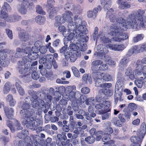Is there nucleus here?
Here are the masks:
<instances>
[{
  "label": "nucleus",
  "mask_w": 146,
  "mask_h": 146,
  "mask_svg": "<svg viewBox=\"0 0 146 146\" xmlns=\"http://www.w3.org/2000/svg\"><path fill=\"white\" fill-rule=\"evenodd\" d=\"M116 14L112 8L110 9L107 12L106 17L109 18L111 22L113 23L111 26V31L109 34L113 36L111 39L116 42H120L127 39L129 35L127 33L123 32L124 28L126 27L125 24L128 21H125L122 18L116 17Z\"/></svg>",
  "instance_id": "f257e3e1"
},
{
  "label": "nucleus",
  "mask_w": 146,
  "mask_h": 146,
  "mask_svg": "<svg viewBox=\"0 0 146 146\" xmlns=\"http://www.w3.org/2000/svg\"><path fill=\"white\" fill-rule=\"evenodd\" d=\"M31 106L28 103H23L21 106L22 110L20 113L23 119L22 124L30 129L36 130L42 121L38 119H36L34 116L35 112L33 110L30 108Z\"/></svg>",
  "instance_id": "f03ea898"
},
{
  "label": "nucleus",
  "mask_w": 146,
  "mask_h": 146,
  "mask_svg": "<svg viewBox=\"0 0 146 146\" xmlns=\"http://www.w3.org/2000/svg\"><path fill=\"white\" fill-rule=\"evenodd\" d=\"M72 20V25L73 27L72 29L68 28L69 30L73 31L75 32L76 36H78L77 38L78 40L81 39L82 40H79L78 44H80L81 45H83L84 46V49H86L87 45L86 44V42L88 40V38L86 36H84L85 34V32L86 29V26L83 24L82 20L81 18L80 15H75L73 16Z\"/></svg>",
  "instance_id": "7ed1b4c3"
},
{
  "label": "nucleus",
  "mask_w": 146,
  "mask_h": 146,
  "mask_svg": "<svg viewBox=\"0 0 146 146\" xmlns=\"http://www.w3.org/2000/svg\"><path fill=\"white\" fill-rule=\"evenodd\" d=\"M146 17V9H139L132 12L131 15L128 16V20H130L125 23L127 29H138L140 27H145L144 19Z\"/></svg>",
  "instance_id": "20e7f679"
},
{
  "label": "nucleus",
  "mask_w": 146,
  "mask_h": 146,
  "mask_svg": "<svg viewBox=\"0 0 146 146\" xmlns=\"http://www.w3.org/2000/svg\"><path fill=\"white\" fill-rule=\"evenodd\" d=\"M73 17V15L72 12L69 11H66L63 15L62 17L58 15L55 17L54 25L58 27L62 23H64L66 21L68 22V28L72 29L73 27L72 26Z\"/></svg>",
  "instance_id": "39448f33"
},
{
  "label": "nucleus",
  "mask_w": 146,
  "mask_h": 146,
  "mask_svg": "<svg viewBox=\"0 0 146 146\" xmlns=\"http://www.w3.org/2000/svg\"><path fill=\"white\" fill-rule=\"evenodd\" d=\"M18 69L19 73L26 77L29 75V70L30 69L31 61L26 56L22 57V60L18 62Z\"/></svg>",
  "instance_id": "423d86ee"
},
{
  "label": "nucleus",
  "mask_w": 146,
  "mask_h": 146,
  "mask_svg": "<svg viewBox=\"0 0 146 146\" xmlns=\"http://www.w3.org/2000/svg\"><path fill=\"white\" fill-rule=\"evenodd\" d=\"M146 133V125L145 123H143L137 133V136L131 137V141L133 143L131 146H140L143 139Z\"/></svg>",
  "instance_id": "0eeeda50"
},
{
  "label": "nucleus",
  "mask_w": 146,
  "mask_h": 146,
  "mask_svg": "<svg viewBox=\"0 0 146 146\" xmlns=\"http://www.w3.org/2000/svg\"><path fill=\"white\" fill-rule=\"evenodd\" d=\"M108 68L107 64L104 63L103 62L100 60H95L91 63V69L93 72L104 71L107 70Z\"/></svg>",
  "instance_id": "6e6552de"
},
{
  "label": "nucleus",
  "mask_w": 146,
  "mask_h": 146,
  "mask_svg": "<svg viewBox=\"0 0 146 146\" xmlns=\"http://www.w3.org/2000/svg\"><path fill=\"white\" fill-rule=\"evenodd\" d=\"M136 66V71L135 72L136 77H138L140 80H143L146 78V65H140L139 67Z\"/></svg>",
  "instance_id": "1a4fd4ad"
},
{
  "label": "nucleus",
  "mask_w": 146,
  "mask_h": 146,
  "mask_svg": "<svg viewBox=\"0 0 146 146\" xmlns=\"http://www.w3.org/2000/svg\"><path fill=\"white\" fill-rule=\"evenodd\" d=\"M65 9H69L72 11V14L73 16L80 15L82 10L79 5L75 6L72 3H68L65 6Z\"/></svg>",
  "instance_id": "9d476101"
},
{
  "label": "nucleus",
  "mask_w": 146,
  "mask_h": 146,
  "mask_svg": "<svg viewBox=\"0 0 146 146\" xmlns=\"http://www.w3.org/2000/svg\"><path fill=\"white\" fill-rule=\"evenodd\" d=\"M28 93L32 96L31 101L32 107L34 108H36L38 107L39 104V100L35 93L32 90H29L28 91Z\"/></svg>",
  "instance_id": "9b49d317"
},
{
  "label": "nucleus",
  "mask_w": 146,
  "mask_h": 146,
  "mask_svg": "<svg viewBox=\"0 0 146 146\" xmlns=\"http://www.w3.org/2000/svg\"><path fill=\"white\" fill-rule=\"evenodd\" d=\"M69 32H70V34L68 35V39L69 40H71L74 38V40L76 41V43L77 44H79L80 46H81L82 47V48H81V50H82L85 51L86 49H85L84 50H83L84 49V46H83V45H81L80 44H78V42H79V40L80 41V42H81V40H82L81 39H80L79 40H78L76 38H77L78 36H76V34H75V32H73V31H72L71 30H69V29H68V30L67 31V33H66L67 34V36L68 35V34H69Z\"/></svg>",
  "instance_id": "f8f14e48"
},
{
  "label": "nucleus",
  "mask_w": 146,
  "mask_h": 146,
  "mask_svg": "<svg viewBox=\"0 0 146 146\" xmlns=\"http://www.w3.org/2000/svg\"><path fill=\"white\" fill-rule=\"evenodd\" d=\"M29 5L27 0H24L22 2L21 5L17 6L18 11L22 15H25L27 12V6Z\"/></svg>",
  "instance_id": "ddd939ff"
},
{
  "label": "nucleus",
  "mask_w": 146,
  "mask_h": 146,
  "mask_svg": "<svg viewBox=\"0 0 146 146\" xmlns=\"http://www.w3.org/2000/svg\"><path fill=\"white\" fill-rule=\"evenodd\" d=\"M101 10L100 6L94 8L92 10H89L87 13V17L88 18L94 19L96 17L97 13Z\"/></svg>",
  "instance_id": "4468645a"
},
{
  "label": "nucleus",
  "mask_w": 146,
  "mask_h": 146,
  "mask_svg": "<svg viewBox=\"0 0 146 146\" xmlns=\"http://www.w3.org/2000/svg\"><path fill=\"white\" fill-rule=\"evenodd\" d=\"M101 74V73L98 71L93 72L92 73V77L95 82V86L97 87L99 86H100L99 83H101L102 81Z\"/></svg>",
  "instance_id": "2eb2a0df"
},
{
  "label": "nucleus",
  "mask_w": 146,
  "mask_h": 146,
  "mask_svg": "<svg viewBox=\"0 0 146 146\" xmlns=\"http://www.w3.org/2000/svg\"><path fill=\"white\" fill-rule=\"evenodd\" d=\"M21 19V16L16 14L7 16L5 19L6 21L9 23H15Z\"/></svg>",
  "instance_id": "dca6fc26"
},
{
  "label": "nucleus",
  "mask_w": 146,
  "mask_h": 146,
  "mask_svg": "<svg viewBox=\"0 0 146 146\" xmlns=\"http://www.w3.org/2000/svg\"><path fill=\"white\" fill-rule=\"evenodd\" d=\"M117 3L118 8L120 9H126L131 7L130 5L125 0H117Z\"/></svg>",
  "instance_id": "f3484780"
},
{
  "label": "nucleus",
  "mask_w": 146,
  "mask_h": 146,
  "mask_svg": "<svg viewBox=\"0 0 146 146\" xmlns=\"http://www.w3.org/2000/svg\"><path fill=\"white\" fill-rule=\"evenodd\" d=\"M4 110L7 117L9 119H11L13 117L14 111L13 108H9L7 107H5Z\"/></svg>",
  "instance_id": "a211bd4d"
},
{
  "label": "nucleus",
  "mask_w": 146,
  "mask_h": 146,
  "mask_svg": "<svg viewBox=\"0 0 146 146\" xmlns=\"http://www.w3.org/2000/svg\"><path fill=\"white\" fill-rule=\"evenodd\" d=\"M19 37L20 39L22 41L25 42L29 39L28 34L24 30H21L19 33Z\"/></svg>",
  "instance_id": "6ab92c4d"
},
{
  "label": "nucleus",
  "mask_w": 146,
  "mask_h": 146,
  "mask_svg": "<svg viewBox=\"0 0 146 146\" xmlns=\"http://www.w3.org/2000/svg\"><path fill=\"white\" fill-rule=\"evenodd\" d=\"M38 51H35V49H33V48H32V51L30 54H29L27 57L29 60L30 59L31 60H35L38 58Z\"/></svg>",
  "instance_id": "aec40b11"
},
{
  "label": "nucleus",
  "mask_w": 146,
  "mask_h": 146,
  "mask_svg": "<svg viewBox=\"0 0 146 146\" xmlns=\"http://www.w3.org/2000/svg\"><path fill=\"white\" fill-rule=\"evenodd\" d=\"M37 70L36 67H32L29 70V74L31 73V76L34 80H37L40 77L39 74L36 71Z\"/></svg>",
  "instance_id": "412c9836"
},
{
  "label": "nucleus",
  "mask_w": 146,
  "mask_h": 146,
  "mask_svg": "<svg viewBox=\"0 0 146 146\" xmlns=\"http://www.w3.org/2000/svg\"><path fill=\"white\" fill-rule=\"evenodd\" d=\"M136 70H134L133 72V74L132 73V70L130 68H129L126 70L125 72V74L127 76H129V78L131 80H133L134 78L135 79H138L137 76L136 77L135 72Z\"/></svg>",
  "instance_id": "4be33fe9"
},
{
  "label": "nucleus",
  "mask_w": 146,
  "mask_h": 146,
  "mask_svg": "<svg viewBox=\"0 0 146 146\" xmlns=\"http://www.w3.org/2000/svg\"><path fill=\"white\" fill-rule=\"evenodd\" d=\"M31 139L29 136H27L25 139L24 141L21 140L19 141L18 146H31L30 143Z\"/></svg>",
  "instance_id": "5701e85b"
},
{
  "label": "nucleus",
  "mask_w": 146,
  "mask_h": 146,
  "mask_svg": "<svg viewBox=\"0 0 146 146\" xmlns=\"http://www.w3.org/2000/svg\"><path fill=\"white\" fill-rule=\"evenodd\" d=\"M122 90L115 89L114 99L115 102L117 103L119 100L120 101H122L121 98V96L122 95Z\"/></svg>",
  "instance_id": "b1692460"
},
{
  "label": "nucleus",
  "mask_w": 146,
  "mask_h": 146,
  "mask_svg": "<svg viewBox=\"0 0 146 146\" xmlns=\"http://www.w3.org/2000/svg\"><path fill=\"white\" fill-rule=\"evenodd\" d=\"M122 76V74L120 73L119 72L118 73V80L117 81L115 85V89L119 90L121 89L122 90V88L123 86V81L121 79V77Z\"/></svg>",
  "instance_id": "393cba45"
},
{
  "label": "nucleus",
  "mask_w": 146,
  "mask_h": 146,
  "mask_svg": "<svg viewBox=\"0 0 146 146\" xmlns=\"http://www.w3.org/2000/svg\"><path fill=\"white\" fill-rule=\"evenodd\" d=\"M54 60L53 56L50 54H47L46 55L45 58H43L39 60V62L40 63H44L47 61L48 62L51 63Z\"/></svg>",
  "instance_id": "a878e982"
},
{
  "label": "nucleus",
  "mask_w": 146,
  "mask_h": 146,
  "mask_svg": "<svg viewBox=\"0 0 146 146\" xmlns=\"http://www.w3.org/2000/svg\"><path fill=\"white\" fill-rule=\"evenodd\" d=\"M14 86V85L9 82H7L5 84L3 89V92L4 94H7L9 93L11 88Z\"/></svg>",
  "instance_id": "bb28decb"
},
{
  "label": "nucleus",
  "mask_w": 146,
  "mask_h": 146,
  "mask_svg": "<svg viewBox=\"0 0 146 146\" xmlns=\"http://www.w3.org/2000/svg\"><path fill=\"white\" fill-rule=\"evenodd\" d=\"M67 55L68 56H66L65 57L66 59H68L69 58L70 61L72 62L75 61L78 56L77 54L72 52H69Z\"/></svg>",
  "instance_id": "cd10ccee"
},
{
  "label": "nucleus",
  "mask_w": 146,
  "mask_h": 146,
  "mask_svg": "<svg viewBox=\"0 0 146 146\" xmlns=\"http://www.w3.org/2000/svg\"><path fill=\"white\" fill-rule=\"evenodd\" d=\"M79 45H77L75 44H70V50H72L74 53H76L78 54V56H79V55H80L81 54L80 52H78V50L79 49H80V50L82 51H84L83 50H81V48L82 46H80L79 44H78Z\"/></svg>",
  "instance_id": "c85d7f7f"
},
{
  "label": "nucleus",
  "mask_w": 146,
  "mask_h": 146,
  "mask_svg": "<svg viewBox=\"0 0 146 146\" xmlns=\"http://www.w3.org/2000/svg\"><path fill=\"white\" fill-rule=\"evenodd\" d=\"M110 137L111 135L110 134V133H104L103 132L102 140L103 142H106L104 143V145H107L109 142L108 141L110 139Z\"/></svg>",
  "instance_id": "c756f323"
},
{
  "label": "nucleus",
  "mask_w": 146,
  "mask_h": 146,
  "mask_svg": "<svg viewBox=\"0 0 146 146\" xmlns=\"http://www.w3.org/2000/svg\"><path fill=\"white\" fill-rule=\"evenodd\" d=\"M36 22L40 25H44L46 21V19L44 17L38 15L37 16L35 19Z\"/></svg>",
  "instance_id": "7c9ffc66"
},
{
  "label": "nucleus",
  "mask_w": 146,
  "mask_h": 146,
  "mask_svg": "<svg viewBox=\"0 0 146 146\" xmlns=\"http://www.w3.org/2000/svg\"><path fill=\"white\" fill-rule=\"evenodd\" d=\"M140 52L139 45H135L132 47L128 52V54L131 55L133 54H136Z\"/></svg>",
  "instance_id": "2f4dec72"
},
{
  "label": "nucleus",
  "mask_w": 146,
  "mask_h": 146,
  "mask_svg": "<svg viewBox=\"0 0 146 146\" xmlns=\"http://www.w3.org/2000/svg\"><path fill=\"white\" fill-rule=\"evenodd\" d=\"M82 81L84 84H87L88 81L89 83H92V80L91 76L87 74H84L82 77Z\"/></svg>",
  "instance_id": "473e14b6"
},
{
  "label": "nucleus",
  "mask_w": 146,
  "mask_h": 146,
  "mask_svg": "<svg viewBox=\"0 0 146 146\" xmlns=\"http://www.w3.org/2000/svg\"><path fill=\"white\" fill-rule=\"evenodd\" d=\"M144 37V35L143 34H137L136 36L133 37L132 42L134 43L137 42L142 40Z\"/></svg>",
  "instance_id": "72a5a7b5"
},
{
  "label": "nucleus",
  "mask_w": 146,
  "mask_h": 146,
  "mask_svg": "<svg viewBox=\"0 0 146 146\" xmlns=\"http://www.w3.org/2000/svg\"><path fill=\"white\" fill-rule=\"evenodd\" d=\"M28 131L27 130H23L21 131L17 135V137L20 139H25L26 138L27 135L28 134Z\"/></svg>",
  "instance_id": "f704fd0d"
},
{
  "label": "nucleus",
  "mask_w": 146,
  "mask_h": 146,
  "mask_svg": "<svg viewBox=\"0 0 146 146\" xmlns=\"http://www.w3.org/2000/svg\"><path fill=\"white\" fill-rule=\"evenodd\" d=\"M15 84L19 95L22 96H24L25 92L24 89L17 82H16Z\"/></svg>",
  "instance_id": "c9c22d12"
},
{
  "label": "nucleus",
  "mask_w": 146,
  "mask_h": 146,
  "mask_svg": "<svg viewBox=\"0 0 146 146\" xmlns=\"http://www.w3.org/2000/svg\"><path fill=\"white\" fill-rule=\"evenodd\" d=\"M67 44L65 45L64 46L62 47L60 50V53H63L65 57L66 56H68L67 55L68 54L69 50H68L69 48L68 47Z\"/></svg>",
  "instance_id": "e433bc0d"
},
{
  "label": "nucleus",
  "mask_w": 146,
  "mask_h": 146,
  "mask_svg": "<svg viewBox=\"0 0 146 146\" xmlns=\"http://www.w3.org/2000/svg\"><path fill=\"white\" fill-rule=\"evenodd\" d=\"M100 92L103 94L108 96H111L113 94L112 92L109 90L108 88H103L101 89Z\"/></svg>",
  "instance_id": "4c0bfd02"
},
{
  "label": "nucleus",
  "mask_w": 146,
  "mask_h": 146,
  "mask_svg": "<svg viewBox=\"0 0 146 146\" xmlns=\"http://www.w3.org/2000/svg\"><path fill=\"white\" fill-rule=\"evenodd\" d=\"M38 136L36 135H32L31 137H29L31 139V146H37L38 144L37 141Z\"/></svg>",
  "instance_id": "58836bf2"
},
{
  "label": "nucleus",
  "mask_w": 146,
  "mask_h": 146,
  "mask_svg": "<svg viewBox=\"0 0 146 146\" xmlns=\"http://www.w3.org/2000/svg\"><path fill=\"white\" fill-rule=\"evenodd\" d=\"M51 7L52 9H50L49 17L50 18L52 19L56 14V12L58 10V8L57 7Z\"/></svg>",
  "instance_id": "ea45409f"
},
{
  "label": "nucleus",
  "mask_w": 146,
  "mask_h": 146,
  "mask_svg": "<svg viewBox=\"0 0 146 146\" xmlns=\"http://www.w3.org/2000/svg\"><path fill=\"white\" fill-rule=\"evenodd\" d=\"M101 75L102 79H103L105 81H109L111 79V75L108 73H101Z\"/></svg>",
  "instance_id": "a19ab883"
},
{
  "label": "nucleus",
  "mask_w": 146,
  "mask_h": 146,
  "mask_svg": "<svg viewBox=\"0 0 146 146\" xmlns=\"http://www.w3.org/2000/svg\"><path fill=\"white\" fill-rule=\"evenodd\" d=\"M104 105V111L107 112L109 111L110 110V102L109 101H106L105 102H103V103Z\"/></svg>",
  "instance_id": "79ce46f5"
},
{
  "label": "nucleus",
  "mask_w": 146,
  "mask_h": 146,
  "mask_svg": "<svg viewBox=\"0 0 146 146\" xmlns=\"http://www.w3.org/2000/svg\"><path fill=\"white\" fill-rule=\"evenodd\" d=\"M85 141L87 143L92 144L95 141V139L93 136H90L85 138Z\"/></svg>",
  "instance_id": "37998d69"
},
{
  "label": "nucleus",
  "mask_w": 146,
  "mask_h": 146,
  "mask_svg": "<svg viewBox=\"0 0 146 146\" xmlns=\"http://www.w3.org/2000/svg\"><path fill=\"white\" fill-rule=\"evenodd\" d=\"M75 92H71L69 93L68 98H66L67 100H70L72 102H74L76 101V99L75 98Z\"/></svg>",
  "instance_id": "c03bdc74"
},
{
  "label": "nucleus",
  "mask_w": 146,
  "mask_h": 146,
  "mask_svg": "<svg viewBox=\"0 0 146 146\" xmlns=\"http://www.w3.org/2000/svg\"><path fill=\"white\" fill-rule=\"evenodd\" d=\"M42 42L38 40L34 44V46L32 47L33 49H35V51H38L39 49L41 47Z\"/></svg>",
  "instance_id": "a18cd8bd"
},
{
  "label": "nucleus",
  "mask_w": 146,
  "mask_h": 146,
  "mask_svg": "<svg viewBox=\"0 0 146 146\" xmlns=\"http://www.w3.org/2000/svg\"><path fill=\"white\" fill-rule=\"evenodd\" d=\"M95 102L94 99L93 97H91L88 98L86 100V104L87 105H90L92 106H94L95 104Z\"/></svg>",
  "instance_id": "49530a36"
},
{
  "label": "nucleus",
  "mask_w": 146,
  "mask_h": 146,
  "mask_svg": "<svg viewBox=\"0 0 146 146\" xmlns=\"http://www.w3.org/2000/svg\"><path fill=\"white\" fill-rule=\"evenodd\" d=\"M74 133H76L78 135H80V137L82 136L84 133V131L82 130L80 127H78L76 130L73 131Z\"/></svg>",
  "instance_id": "de8ad7c7"
},
{
  "label": "nucleus",
  "mask_w": 146,
  "mask_h": 146,
  "mask_svg": "<svg viewBox=\"0 0 146 146\" xmlns=\"http://www.w3.org/2000/svg\"><path fill=\"white\" fill-rule=\"evenodd\" d=\"M112 121L114 125L119 127L122 126V122L119 120L117 117H115L113 118Z\"/></svg>",
  "instance_id": "09e8293b"
},
{
  "label": "nucleus",
  "mask_w": 146,
  "mask_h": 146,
  "mask_svg": "<svg viewBox=\"0 0 146 146\" xmlns=\"http://www.w3.org/2000/svg\"><path fill=\"white\" fill-rule=\"evenodd\" d=\"M58 29L59 31L63 33V35L64 36L66 37L67 36V34H66V33L67 32V30H68V29H66L64 26L63 25L60 26L58 28Z\"/></svg>",
  "instance_id": "8fccbe9b"
},
{
  "label": "nucleus",
  "mask_w": 146,
  "mask_h": 146,
  "mask_svg": "<svg viewBox=\"0 0 146 146\" xmlns=\"http://www.w3.org/2000/svg\"><path fill=\"white\" fill-rule=\"evenodd\" d=\"M71 69L74 76L77 77H79L80 75L78 69L75 66H72Z\"/></svg>",
  "instance_id": "3c124183"
},
{
  "label": "nucleus",
  "mask_w": 146,
  "mask_h": 146,
  "mask_svg": "<svg viewBox=\"0 0 146 146\" xmlns=\"http://www.w3.org/2000/svg\"><path fill=\"white\" fill-rule=\"evenodd\" d=\"M106 111H104V112L101 113L102 114V117L103 120L108 119L110 116L111 114L110 113L106 112Z\"/></svg>",
  "instance_id": "603ef678"
},
{
  "label": "nucleus",
  "mask_w": 146,
  "mask_h": 146,
  "mask_svg": "<svg viewBox=\"0 0 146 146\" xmlns=\"http://www.w3.org/2000/svg\"><path fill=\"white\" fill-rule=\"evenodd\" d=\"M143 64H146V57L143 58L141 60H138L136 62V65L137 67H139L140 65H143Z\"/></svg>",
  "instance_id": "864d4df0"
},
{
  "label": "nucleus",
  "mask_w": 146,
  "mask_h": 146,
  "mask_svg": "<svg viewBox=\"0 0 146 146\" xmlns=\"http://www.w3.org/2000/svg\"><path fill=\"white\" fill-rule=\"evenodd\" d=\"M36 12L39 14L45 15V13L43 10L42 7L39 5H37L36 7Z\"/></svg>",
  "instance_id": "5fc2aeb1"
},
{
  "label": "nucleus",
  "mask_w": 146,
  "mask_h": 146,
  "mask_svg": "<svg viewBox=\"0 0 146 146\" xmlns=\"http://www.w3.org/2000/svg\"><path fill=\"white\" fill-rule=\"evenodd\" d=\"M100 40L103 43H108L111 42L112 39H110L108 37L104 36L101 37Z\"/></svg>",
  "instance_id": "6e6d98bb"
},
{
  "label": "nucleus",
  "mask_w": 146,
  "mask_h": 146,
  "mask_svg": "<svg viewBox=\"0 0 146 146\" xmlns=\"http://www.w3.org/2000/svg\"><path fill=\"white\" fill-rule=\"evenodd\" d=\"M89 106L88 108V111L89 113H90V115L91 116L94 118L95 117L96 115V114L94 112V108L92 106Z\"/></svg>",
  "instance_id": "4d7b16f0"
},
{
  "label": "nucleus",
  "mask_w": 146,
  "mask_h": 146,
  "mask_svg": "<svg viewBox=\"0 0 146 146\" xmlns=\"http://www.w3.org/2000/svg\"><path fill=\"white\" fill-rule=\"evenodd\" d=\"M55 93V94L53 96V98L56 101H58L61 98V94L58 92V91H56Z\"/></svg>",
  "instance_id": "13d9d810"
},
{
  "label": "nucleus",
  "mask_w": 146,
  "mask_h": 146,
  "mask_svg": "<svg viewBox=\"0 0 146 146\" xmlns=\"http://www.w3.org/2000/svg\"><path fill=\"white\" fill-rule=\"evenodd\" d=\"M96 140L97 141H100L102 137L103 132L102 131H99L96 133Z\"/></svg>",
  "instance_id": "bf43d9fd"
},
{
  "label": "nucleus",
  "mask_w": 146,
  "mask_h": 146,
  "mask_svg": "<svg viewBox=\"0 0 146 146\" xmlns=\"http://www.w3.org/2000/svg\"><path fill=\"white\" fill-rule=\"evenodd\" d=\"M129 61L127 57L125 56L120 61V64L123 66H125Z\"/></svg>",
  "instance_id": "052dcab7"
},
{
  "label": "nucleus",
  "mask_w": 146,
  "mask_h": 146,
  "mask_svg": "<svg viewBox=\"0 0 146 146\" xmlns=\"http://www.w3.org/2000/svg\"><path fill=\"white\" fill-rule=\"evenodd\" d=\"M115 46V51H122L126 48V46H125L123 44H116Z\"/></svg>",
  "instance_id": "680f3d73"
},
{
  "label": "nucleus",
  "mask_w": 146,
  "mask_h": 146,
  "mask_svg": "<svg viewBox=\"0 0 146 146\" xmlns=\"http://www.w3.org/2000/svg\"><path fill=\"white\" fill-rule=\"evenodd\" d=\"M138 80H136L135 81V84L137 86L138 88H141L142 87L143 85V82L142 81V80H140L138 79Z\"/></svg>",
  "instance_id": "e2e57ef3"
},
{
  "label": "nucleus",
  "mask_w": 146,
  "mask_h": 146,
  "mask_svg": "<svg viewBox=\"0 0 146 146\" xmlns=\"http://www.w3.org/2000/svg\"><path fill=\"white\" fill-rule=\"evenodd\" d=\"M112 1L111 0H108L104 5V8L105 11L108 10L111 7Z\"/></svg>",
  "instance_id": "0e129e2a"
},
{
  "label": "nucleus",
  "mask_w": 146,
  "mask_h": 146,
  "mask_svg": "<svg viewBox=\"0 0 146 146\" xmlns=\"http://www.w3.org/2000/svg\"><path fill=\"white\" fill-rule=\"evenodd\" d=\"M136 105L134 103H130L129 104L128 109L129 111H132L136 108Z\"/></svg>",
  "instance_id": "69168bd1"
},
{
  "label": "nucleus",
  "mask_w": 146,
  "mask_h": 146,
  "mask_svg": "<svg viewBox=\"0 0 146 146\" xmlns=\"http://www.w3.org/2000/svg\"><path fill=\"white\" fill-rule=\"evenodd\" d=\"M47 49V46H42L39 49V50L40 53L44 54L46 52Z\"/></svg>",
  "instance_id": "338daca9"
},
{
  "label": "nucleus",
  "mask_w": 146,
  "mask_h": 146,
  "mask_svg": "<svg viewBox=\"0 0 146 146\" xmlns=\"http://www.w3.org/2000/svg\"><path fill=\"white\" fill-rule=\"evenodd\" d=\"M5 31L8 37L11 39H12L13 38V35L12 31L9 29H5Z\"/></svg>",
  "instance_id": "774afa93"
}]
</instances>
